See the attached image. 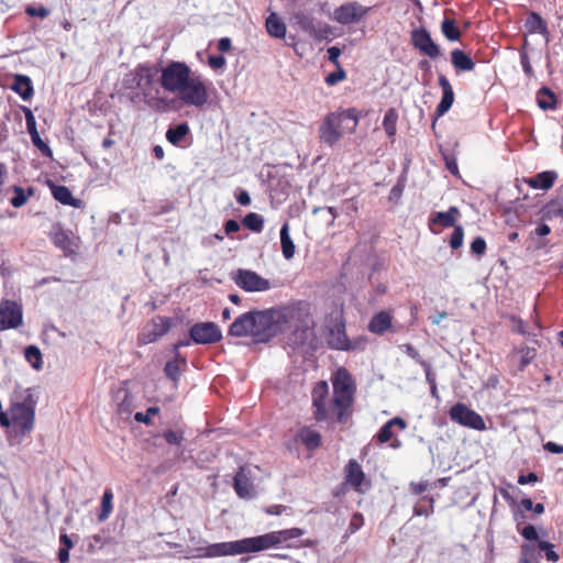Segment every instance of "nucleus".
<instances>
[{"label": "nucleus", "instance_id": "1", "mask_svg": "<svg viewBox=\"0 0 563 563\" xmlns=\"http://www.w3.org/2000/svg\"><path fill=\"white\" fill-rule=\"evenodd\" d=\"M313 324L310 303L292 301L264 310H251L239 316L229 328V335L251 336L256 343H266L276 335L292 330L295 344H303Z\"/></svg>", "mask_w": 563, "mask_h": 563}, {"label": "nucleus", "instance_id": "2", "mask_svg": "<svg viewBox=\"0 0 563 563\" xmlns=\"http://www.w3.org/2000/svg\"><path fill=\"white\" fill-rule=\"evenodd\" d=\"M332 396L325 380L317 382L311 390L312 416L317 422L346 424L353 415L356 384L345 367L338 368L332 377Z\"/></svg>", "mask_w": 563, "mask_h": 563}, {"label": "nucleus", "instance_id": "3", "mask_svg": "<svg viewBox=\"0 0 563 563\" xmlns=\"http://www.w3.org/2000/svg\"><path fill=\"white\" fill-rule=\"evenodd\" d=\"M159 82L165 91L177 93L186 106L203 107L209 99L202 76L185 62L172 60L162 68Z\"/></svg>", "mask_w": 563, "mask_h": 563}, {"label": "nucleus", "instance_id": "4", "mask_svg": "<svg viewBox=\"0 0 563 563\" xmlns=\"http://www.w3.org/2000/svg\"><path fill=\"white\" fill-rule=\"evenodd\" d=\"M159 69L155 65L139 64L132 73L133 81L144 102L155 111H166L169 101L163 93L158 78Z\"/></svg>", "mask_w": 563, "mask_h": 563}, {"label": "nucleus", "instance_id": "5", "mask_svg": "<svg viewBox=\"0 0 563 563\" xmlns=\"http://www.w3.org/2000/svg\"><path fill=\"white\" fill-rule=\"evenodd\" d=\"M357 124L358 112L355 108L330 112L319 128L320 141L328 145H334L344 132H354Z\"/></svg>", "mask_w": 563, "mask_h": 563}, {"label": "nucleus", "instance_id": "6", "mask_svg": "<svg viewBox=\"0 0 563 563\" xmlns=\"http://www.w3.org/2000/svg\"><path fill=\"white\" fill-rule=\"evenodd\" d=\"M303 534V529L294 527L257 536L253 540H255L256 552L277 547L287 549L314 548L318 544V541L313 539H306L298 543L294 542L295 539H299Z\"/></svg>", "mask_w": 563, "mask_h": 563}, {"label": "nucleus", "instance_id": "7", "mask_svg": "<svg viewBox=\"0 0 563 563\" xmlns=\"http://www.w3.org/2000/svg\"><path fill=\"white\" fill-rule=\"evenodd\" d=\"M254 537L236 541L220 542L198 549L197 558H218L256 552Z\"/></svg>", "mask_w": 563, "mask_h": 563}, {"label": "nucleus", "instance_id": "8", "mask_svg": "<svg viewBox=\"0 0 563 563\" xmlns=\"http://www.w3.org/2000/svg\"><path fill=\"white\" fill-rule=\"evenodd\" d=\"M36 400L31 393H26L21 401H12L10 415L12 422L22 433H29L34 428Z\"/></svg>", "mask_w": 563, "mask_h": 563}, {"label": "nucleus", "instance_id": "9", "mask_svg": "<svg viewBox=\"0 0 563 563\" xmlns=\"http://www.w3.org/2000/svg\"><path fill=\"white\" fill-rule=\"evenodd\" d=\"M238 287L247 292H261L272 288L268 279L251 269L239 268L231 276Z\"/></svg>", "mask_w": 563, "mask_h": 563}, {"label": "nucleus", "instance_id": "10", "mask_svg": "<svg viewBox=\"0 0 563 563\" xmlns=\"http://www.w3.org/2000/svg\"><path fill=\"white\" fill-rule=\"evenodd\" d=\"M173 327V319L169 317H154L145 329L139 334L137 341L140 345L156 342L164 336Z\"/></svg>", "mask_w": 563, "mask_h": 563}, {"label": "nucleus", "instance_id": "11", "mask_svg": "<svg viewBox=\"0 0 563 563\" xmlns=\"http://www.w3.org/2000/svg\"><path fill=\"white\" fill-rule=\"evenodd\" d=\"M23 322L22 307L16 301L2 299L0 301V331L16 329Z\"/></svg>", "mask_w": 563, "mask_h": 563}, {"label": "nucleus", "instance_id": "12", "mask_svg": "<svg viewBox=\"0 0 563 563\" xmlns=\"http://www.w3.org/2000/svg\"><path fill=\"white\" fill-rule=\"evenodd\" d=\"M452 421L475 430H484L485 422L481 415L470 409L466 405L457 402L449 411Z\"/></svg>", "mask_w": 563, "mask_h": 563}, {"label": "nucleus", "instance_id": "13", "mask_svg": "<svg viewBox=\"0 0 563 563\" xmlns=\"http://www.w3.org/2000/svg\"><path fill=\"white\" fill-rule=\"evenodd\" d=\"M410 40L412 46L422 55H426L431 59H435L441 56L439 45L434 43L426 27L413 29L410 33Z\"/></svg>", "mask_w": 563, "mask_h": 563}, {"label": "nucleus", "instance_id": "14", "mask_svg": "<svg viewBox=\"0 0 563 563\" xmlns=\"http://www.w3.org/2000/svg\"><path fill=\"white\" fill-rule=\"evenodd\" d=\"M190 339L197 344H213L222 339L220 328L213 322H198L189 329Z\"/></svg>", "mask_w": 563, "mask_h": 563}, {"label": "nucleus", "instance_id": "15", "mask_svg": "<svg viewBox=\"0 0 563 563\" xmlns=\"http://www.w3.org/2000/svg\"><path fill=\"white\" fill-rule=\"evenodd\" d=\"M368 12V9L356 1L347 2L333 12V19L340 24H352L360 22Z\"/></svg>", "mask_w": 563, "mask_h": 563}, {"label": "nucleus", "instance_id": "16", "mask_svg": "<svg viewBox=\"0 0 563 563\" xmlns=\"http://www.w3.org/2000/svg\"><path fill=\"white\" fill-rule=\"evenodd\" d=\"M395 427H397L399 430H405L407 427V422L400 417H395L388 420L375 435L377 442L379 444H384L388 441H391L389 446L395 450L399 449L401 446V441L398 439H393Z\"/></svg>", "mask_w": 563, "mask_h": 563}, {"label": "nucleus", "instance_id": "17", "mask_svg": "<svg viewBox=\"0 0 563 563\" xmlns=\"http://www.w3.org/2000/svg\"><path fill=\"white\" fill-rule=\"evenodd\" d=\"M23 112L25 114L26 129L31 136L32 143L40 150V152L44 156L52 157L53 152L51 147L40 136V133L36 128V120L33 112L27 107H23Z\"/></svg>", "mask_w": 563, "mask_h": 563}, {"label": "nucleus", "instance_id": "18", "mask_svg": "<svg viewBox=\"0 0 563 563\" xmlns=\"http://www.w3.org/2000/svg\"><path fill=\"white\" fill-rule=\"evenodd\" d=\"M294 443H301L308 451H316L322 444V435L311 427H301L294 437Z\"/></svg>", "mask_w": 563, "mask_h": 563}, {"label": "nucleus", "instance_id": "19", "mask_svg": "<svg viewBox=\"0 0 563 563\" xmlns=\"http://www.w3.org/2000/svg\"><path fill=\"white\" fill-rule=\"evenodd\" d=\"M328 344L331 349L349 351L352 349L351 342L345 332L344 323H338L330 329L328 334Z\"/></svg>", "mask_w": 563, "mask_h": 563}, {"label": "nucleus", "instance_id": "20", "mask_svg": "<svg viewBox=\"0 0 563 563\" xmlns=\"http://www.w3.org/2000/svg\"><path fill=\"white\" fill-rule=\"evenodd\" d=\"M393 311L384 310L375 313L368 322L367 329L371 333L383 335L393 325Z\"/></svg>", "mask_w": 563, "mask_h": 563}, {"label": "nucleus", "instance_id": "21", "mask_svg": "<svg viewBox=\"0 0 563 563\" xmlns=\"http://www.w3.org/2000/svg\"><path fill=\"white\" fill-rule=\"evenodd\" d=\"M439 85L442 89V99L435 109V114L438 118L444 115L454 102V91L445 76H439Z\"/></svg>", "mask_w": 563, "mask_h": 563}, {"label": "nucleus", "instance_id": "22", "mask_svg": "<svg viewBox=\"0 0 563 563\" xmlns=\"http://www.w3.org/2000/svg\"><path fill=\"white\" fill-rule=\"evenodd\" d=\"M365 479V473L356 460H350L345 465V482L356 492L363 493L362 484Z\"/></svg>", "mask_w": 563, "mask_h": 563}, {"label": "nucleus", "instance_id": "23", "mask_svg": "<svg viewBox=\"0 0 563 563\" xmlns=\"http://www.w3.org/2000/svg\"><path fill=\"white\" fill-rule=\"evenodd\" d=\"M461 216L460 209L455 206H452L449 208L445 212H435L430 218V228L433 225H439L442 228H454L455 222L457 221L459 217ZM433 231V229H431Z\"/></svg>", "mask_w": 563, "mask_h": 563}, {"label": "nucleus", "instance_id": "24", "mask_svg": "<svg viewBox=\"0 0 563 563\" xmlns=\"http://www.w3.org/2000/svg\"><path fill=\"white\" fill-rule=\"evenodd\" d=\"M558 179V173L554 170H545L533 177L527 178L525 181L533 189L549 190L553 187Z\"/></svg>", "mask_w": 563, "mask_h": 563}, {"label": "nucleus", "instance_id": "25", "mask_svg": "<svg viewBox=\"0 0 563 563\" xmlns=\"http://www.w3.org/2000/svg\"><path fill=\"white\" fill-rule=\"evenodd\" d=\"M51 191L55 200L65 206L79 208L81 200L75 198L70 189L64 185H51Z\"/></svg>", "mask_w": 563, "mask_h": 563}, {"label": "nucleus", "instance_id": "26", "mask_svg": "<svg viewBox=\"0 0 563 563\" xmlns=\"http://www.w3.org/2000/svg\"><path fill=\"white\" fill-rule=\"evenodd\" d=\"M233 487L235 493L241 498L252 496L253 485L247 477L244 467H240L233 478Z\"/></svg>", "mask_w": 563, "mask_h": 563}, {"label": "nucleus", "instance_id": "27", "mask_svg": "<svg viewBox=\"0 0 563 563\" xmlns=\"http://www.w3.org/2000/svg\"><path fill=\"white\" fill-rule=\"evenodd\" d=\"M525 27L530 34H541L545 37L549 36L547 22L537 12H530L525 21Z\"/></svg>", "mask_w": 563, "mask_h": 563}, {"label": "nucleus", "instance_id": "28", "mask_svg": "<svg viewBox=\"0 0 563 563\" xmlns=\"http://www.w3.org/2000/svg\"><path fill=\"white\" fill-rule=\"evenodd\" d=\"M11 89L23 100H29L34 93L32 81L25 75H15Z\"/></svg>", "mask_w": 563, "mask_h": 563}, {"label": "nucleus", "instance_id": "29", "mask_svg": "<svg viewBox=\"0 0 563 563\" xmlns=\"http://www.w3.org/2000/svg\"><path fill=\"white\" fill-rule=\"evenodd\" d=\"M452 65L459 71H471L475 67L473 59L462 49L455 48L451 52Z\"/></svg>", "mask_w": 563, "mask_h": 563}, {"label": "nucleus", "instance_id": "30", "mask_svg": "<svg viewBox=\"0 0 563 563\" xmlns=\"http://www.w3.org/2000/svg\"><path fill=\"white\" fill-rule=\"evenodd\" d=\"M515 354H520L518 371L523 372L528 365L537 357V349L530 346L515 347L508 358L512 360Z\"/></svg>", "mask_w": 563, "mask_h": 563}, {"label": "nucleus", "instance_id": "31", "mask_svg": "<svg viewBox=\"0 0 563 563\" xmlns=\"http://www.w3.org/2000/svg\"><path fill=\"white\" fill-rule=\"evenodd\" d=\"M280 246H282V253L283 256L286 260H291L295 256L296 253V245L292 241V239L289 235V224L288 222H285L282 225L280 229Z\"/></svg>", "mask_w": 563, "mask_h": 563}, {"label": "nucleus", "instance_id": "32", "mask_svg": "<svg viewBox=\"0 0 563 563\" xmlns=\"http://www.w3.org/2000/svg\"><path fill=\"white\" fill-rule=\"evenodd\" d=\"M190 129L187 122L179 123L175 126L168 128L166 132L167 141L175 145L179 146L181 141L189 134Z\"/></svg>", "mask_w": 563, "mask_h": 563}, {"label": "nucleus", "instance_id": "33", "mask_svg": "<svg viewBox=\"0 0 563 563\" xmlns=\"http://www.w3.org/2000/svg\"><path fill=\"white\" fill-rule=\"evenodd\" d=\"M556 95L548 87H542L537 92V102L542 110H553L556 108Z\"/></svg>", "mask_w": 563, "mask_h": 563}, {"label": "nucleus", "instance_id": "34", "mask_svg": "<svg viewBox=\"0 0 563 563\" xmlns=\"http://www.w3.org/2000/svg\"><path fill=\"white\" fill-rule=\"evenodd\" d=\"M266 30L268 34L275 38H283L286 35V24L276 13H272L266 19Z\"/></svg>", "mask_w": 563, "mask_h": 563}, {"label": "nucleus", "instance_id": "35", "mask_svg": "<svg viewBox=\"0 0 563 563\" xmlns=\"http://www.w3.org/2000/svg\"><path fill=\"white\" fill-rule=\"evenodd\" d=\"M180 365H184V366L187 365L186 357L180 356V358H177V356L175 355V357L173 360L168 361L165 364V367H164L165 375L173 382H177L180 377V371H181Z\"/></svg>", "mask_w": 563, "mask_h": 563}, {"label": "nucleus", "instance_id": "36", "mask_svg": "<svg viewBox=\"0 0 563 563\" xmlns=\"http://www.w3.org/2000/svg\"><path fill=\"white\" fill-rule=\"evenodd\" d=\"M113 493L111 488H106L101 498L100 512L98 514L99 521H106L113 510Z\"/></svg>", "mask_w": 563, "mask_h": 563}, {"label": "nucleus", "instance_id": "37", "mask_svg": "<svg viewBox=\"0 0 563 563\" xmlns=\"http://www.w3.org/2000/svg\"><path fill=\"white\" fill-rule=\"evenodd\" d=\"M294 20L302 31L308 32L310 35H317L318 29L314 24V19L311 15L305 12H296L294 14Z\"/></svg>", "mask_w": 563, "mask_h": 563}, {"label": "nucleus", "instance_id": "38", "mask_svg": "<svg viewBox=\"0 0 563 563\" xmlns=\"http://www.w3.org/2000/svg\"><path fill=\"white\" fill-rule=\"evenodd\" d=\"M448 12H445V18L441 23V32L445 36L446 40L451 42L459 41L461 38V31L455 25V21L446 16Z\"/></svg>", "mask_w": 563, "mask_h": 563}, {"label": "nucleus", "instance_id": "39", "mask_svg": "<svg viewBox=\"0 0 563 563\" xmlns=\"http://www.w3.org/2000/svg\"><path fill=\"white\" fill-rule=\"evenodd\" d=\"M51 240L55 246L63 250L65 253L71 251V239L62 228H58L51 234Z\"/></svg>", "mask_w": 563, "mask_h": 563}, {"label": "nucleus", "instance_id": "40", "mask_svg": "<svg viewBox=\"0 0 563 563\" xmlns=\"http://www.w3.org/2000/svg\"><path fill=\"white\" fill-rule=\"evenodd\" d=\"M398 112L395 108H390L386 111L383 128L388 137H394L397 132Z\"/></svg>", "mask_w": 563, "mask_h": 563}, {"label": "nucleus", "instance_id": "41", "mask_svg": "<svg viewBox=\"0 0 563 563\" xmlns=\"http://www.w3.org/2000/svg\"><path fill=\"white\" fill-rule=\"evenodd\" d=\"M242 224L252 232L261 233L264 229V219L258 213L250 212L243 218Z\"/></svg>", "mask_w": 563, "mask_h": 563}, {"label": "nucleus", "instance_id": "42", "mask_svg": "<svg viewBox=\"0 0 563 563\" xmlns=\"http://www.w3.org/2000/svg\"><path fill=\"white\" fill-rule=\"evenodd\" d=\"M13 192H14V195L10 199V203L14 208H21L22 206H24L27 202L29 198L31 196H33L34 189L29 188L27 191H25L22 187L14 186Z\"/></svg>", "mask_w": 563, "mask_h": 563}, {"label": "nucleus", "instance_id": "43", "mask_svg": "<svg viewBox=\"0 0 563 563\" xmlns=\"http://www.w3.org/2000/svg\"><path fill=\"white\" fill-rule=\"evenodd\" d=\"M24 356L25 360L35 368L40 369L42 368L43 361H42V353L40 349L35 345H29L24 350Z\"/></svg>", "mask_w": 563, "mask_h": 563}, {"label": "nucleus", "instance_id": "44", "mask_svg": "<svg viewBox=\"0 0 563 563\" xmlns=\"http://www.w3.org/2000/svg\"><path fill=\"white\" fill-rule=\"evenodd\" d=\"M162 435L169 445L181 446L185 441V433L181 429H167Z\"/></svg>", "mask_w": 563, "mask_h": 563}, {"label": "nucleus", "instance_id": "45", "mask_svg": "<svg viewBox=\"0 0 563 563\" xmlns=\"http://www.w3.org/2000/svg\"><path fill=\"white\" fill-rule=\"evenodd\" d=\"M433 512V498L432 497H423L421 504L415 506L413 514L415 516H429Z\"/></svg>", "mask_w": 563, "mask_h": 563}, {"label": "nucleus", "instance_id": "46", "mask_svg": "<svg viewBox=\"0 0 563 563\" xmlns=\"http://www.w3.org/2000/svg\"><path fill=\"white\" fill-rule=\"evenodd\" d=\"M159 413L158 407H148L146 412H136L134 415V420L140 423H144L146 426H151L153 423L152 416H157Z\"/></svg>", "mask_w": 563, "mask_h": 563}, {"label": "nucleus", "instance_id": "47", "mask_svg": "<svg viewBox=\"0 0 563 563\" xmlns=\"http://www.w3.org/2000/svg\"><path fill=\"white\" fill-rule=\"evenodd\" d=\"M507 318L510 321V329L512 332L521 335H530L527 330L526 322L521 318L514 314H510Z\"/></svg>", "mask_w": 563, "mask_h": 563}, {"label": "nucleus", "instance_id": "48", "mask_svg": "<svg viewBox=\"0 0 563 563\" xmlns=\"http://www.w3.org/2000/svg\"><path fill=\"white\" fill-rule=\"evenodd\" d=\"M538 547L541 551L545 552V559L550 562H558L560 560L559 554L554 551V545L548 541H539Z\"/></svg>", "mask_w": 563, "mask_h": 563}, {"label": "nucleus", "instance_id": "49", "mask_svg": "<svg viewBox=\"0 0 563 563\" xmlns=\"http://www.w3.org/2000/svg\"><path fill=\"white\" fill-rule=\"evenodd\" d=\"M464 230L462 225L454 227V230L450 238V246L456 250L463 245Z\"/></svg>", "mask_w": 563, "mask_h": 563}, {"label": "nucleus", "instance_id": "50", "mask_svg": "<svg viewBox=\"0 0 563 563\" xmlns=\"http://www.w3.org/2000/svg\"><path fill=\"white\" fill-rule=\"evenodd\" d=\"M338 70L336 71H333L331 74H329L325 78H324V81L328 86H334L336 85L338 82L344 80L346 78V73L345 70L342 68V67H336Z\"/></svg>", "mask_w": 563, "mask_h": 563}, {"label": "nucleus", "instance_id": "51", "mask_svg": "<svg viewBox=\"0 0 563 563\" xmlns=\"http://www.w3.org/2000/svg\"><path fill=\"white\" fill-rule=\"evenodd\" d=\"M363 525H364L363 515L361 512H355L352 516L350 523H349V528H347L349 533H351V534L355 533L357 530H360L362 528Z\"/></svg>", "mask_w": 563, "mask_h": 563}, {"label": "nucleus", "instance_id": "52", "mask_svg": "<svg viewBox=\"0 0 563 563\" xmlns=\"http://www.w3.org/2000/svg\"><path fill=\"white\" fill-rule=\"evenodd\" d=\"M25 13L30 16H38L41 19H45L49 15V10L43 5H40V7L29 5L25 9Z\"/></svg>", "mask_w": 563, "mask_h": 563}, {"label": "nucleus", "instance_id": "53", "mask_svg": "<svg viewBox=\"0 0 563 563\" xmlns=\"http://www.w3.org/2000/svg\"><path fill=\"white\" fill-rule=\"evenodd\" d=\"M486 251V242L482 236L475 238L471 243V252L475 255H483Z\"/></svg>", "mask_w": 563, "mask_h": 563}, {"label": "nucleus", "instance_id": "54", "mask_svg": "<svg viewBox=\"0 0 563 563\" xmlns=\"http://www.w3.org/2000/svg\"><path fill=\"white\" fill-rule=\"evenodd\" d=\"M521 536L528 541L538 540L539 536L532 525H528L520 530Z\"/></svg>", "mask_w": 563, "mask_h": 563}, {"label": "nucleus", "instance_id": "55", "mask_svg": "<svg viewBox=\"0 0 563 563\" xmlns=\"http://www.w3.org/2000/svg\"><path fill=\"white\" fill-rule=\"evenodd\" d=\"M341 55V49L336 46H331L328 48L329 60L333 63L336 67H341L339 57Z\"/></svg>", "mask_w": 563, "mask_h": 563}, {"label": "nucleus", "instance_id": "56", "mask_svg": "<svg viewBox=\"0 0 563 563\" xmlns=\"http://www.w3.org/2000/svg\"><path fill=\"white\" fill-rule=\"evenodd\" d=\"M533 547L529 544L521 545L520 563H531L530 556L532 555Z\"/></svg>", "mask_w": 563, "mask_h": 563}, {"label": "nucleus", "instance_id": "57", "mask_svg": "<svg viewBox=\"0 0 563 563\" xmlns=\"http://www.w3.org/2000/svg\"><path fill=\"white\" fill-rule=\"evenodd\" d=\"M208 63L212 68L218 69L224 66L225 58L222 55H210Z\"/></svg>", "mask_w": 563, "mask_h": 563}, {"label": "nucleus", "instance_id": "58", "mask_svg": "<svg viewBox=\"0 0 563 563\" xmlns=\"http://www.w3.org/2000/svg\"><path fill=\"white\" fill-rule=\"evenodd\" d=\"M240 230V223L235 220H228L224 223V231L227 235L236 233Z\"/></svg>", "mask_w": 563, "mask_h": 563}, {"label": "nucleus", "instance_id": "59", "mask_svg": "<svg viewBox=\"0 0 563 563\" xmlns=\"http://www.w3.org/2000/svg\"><path fill=\"white\" fill-rule=\"evenodd\" d=\"M537 481H538V476L533 472H530L527 475L521 474L518 477V484H520V485H526V484H529V483H536Z\"/></svg>", "mask_w": 563, "mask_h": 563}, {"label": "nucleus", "instance_id": "60", "mask_svg": "<svg viewBox=\"0 0 563 563\" xmlns=\"http://www.w3.org/2000/svg\"><path fill=\"white\" fill-rule=\"evenodd\" d=\"M544 449L551 453L554 454H562L563 453V445L558 444L555 442L549 441L544 444Z\"/></svg>", "mask_w": 563, "mask_h": 563}, {"label": "nucleus", "instance_id": "61", "mask_svg": "<svg viewBox=\"0 0 563 563\" xmlns=\"http://www.w3.org/2000/svg\"><path fill=\"white\" fill-rule=\"evenodd\" d=\"M428 487L427 483H411L410 484V492L415 495H421Z\"/></svg>", "mask_w": 563, "mask_h": 563}, {"label": "nucleus", "instance_id": "62", "mask_svg": "<svg viewBox=\"0 0 563 563\" xmlns=\"http://www.w3.org/2000/svg\"><path fill=\"white\" fill-rule=\"evenodd\" d=\"M236 201L242 206H249L251 203V197L247 191L241 190L236 195Z\"/></svg>", "mask_w": 563, "mask_h": 563}, {"label": "nucleus", "instance_id": "63", "mask_svg": "<svg viewBox=\"0 0 563 563\" xmlns=\"http://www.w3.org/2000/svg\"><path fill=\"white\" fill-rule=\"evenodd\" d=\"M232 47L231 40L229 37H222L218 42V49L220 52H229Z\"/></svg>", "mask_w": 563, "mask_h": 563}, {"label": "nucleus", "instance_id": "64", "mask_svg": "<svg viewBox=\"0 0 563 563\" xmlns=\"http://www.w3.org/2000/svg\"><path fill=\"white\" fill-rule=\"evenodd\" d=\"M445 166L451 174L457 175L459 167L455 158L445 157Z\"/></svg>", "mask_w": 563, "mask_h": 563}]
</instances>
